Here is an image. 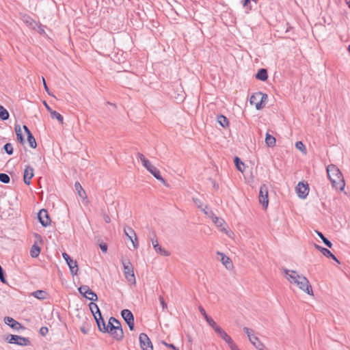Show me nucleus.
<instances>
[{"label": "nucleus", "instance_id": "11", "mask_svg": "<svg viewBox=\"0 0 350 350\" xmlns=\"http://www.w3.org/2000/svg\"><path fill=\"white\" fill-rule=\"evenodd\" d=\"M121 315L131 330L134 329V317L132 312L127 309L122 310Z\"/></svg>", "mask_w": 350, "mask_h": 350}, {"label": "nucleus", "instance_id": "16", "mask_svg": "<svg viewBox=\"0 0 350 350\" xmlns=\"http://www.w3.org/2000/svg\"><path fill=\"white\" fill-rule=\"evenodd\" d=\"M217 254L221 256L220 260L227 269L232 270L234 268L233 263L228 256L220 252H217Z\"/></svg>", "mask_w": 350, "mask_h": 350}, {"label": "nucleus", "instance_id": "61", "mask_svg": "<svg viewBox=\"0 0 350 350\" xmlns=\"http://www.w3.org/2000/svg\"><path fill=\"white\" fill-rule=\"evenodd\" d=\"M329 258H332L333 260H334L336 262H337L338 263H340V262L338 261V260L336 258V257L332 253V255L331 256H329Z\"/></svg>", "mask_w": 350, "mask_h": 350}, {"label": "nucleus", "instance_id": "15", "mask_svg": "<svg viewBox=\"0 0 350 350\" xmlns=\"http://www.w3.org/2000/svg\"><path fill=\"white\" fill-rule=\"evenodd\" d=\"M155 237L156 236L154 234V237L151 238V241L156 252L164 256H169L170 255V253L159 245L157 239H154Z\"/></svg>", "mask_w": 350, "mask_h": 350}, {"label": "nucleus", "instance_id": "9", "mask_svg": "<svg viewBox=\"0 0 350 350\" xmlns=\"http://www.w3.org/2000/svg\"><path fill=\"white\" fill-rule=\"evenodd\" d=\"M124 234L131 241V242L133 245V249L134 250L137 249L138 247V240H137V235H136L135 231L133 230V229L131 228V227H125L124 228Z\"/></svg>", "mask_w": 350, "mask_h": 350}, {"label": "nucleus", "instance_id": "1", "mask_svg": "<svg viewBox=\"0 0 350 350\" xmlns=\"http://www.w3.org/2000/svg\"><path fill=\"white\" fill-rule=\"evenodd\" d=\"M286 280L292 284L296 285L300 290L310 295H313V291L309 280L303 275H299L294 270L284 269Z\"/></svg>", "mask_w": 350, "mask_h": 350}, {"label": "nucleus", "instance_id": "58", "mask_svg": "<svg viewBox=\"0 0 350 350\" xmlns=\"http://www.w3.org/2000/svg\"><path fill=\"white\" fill-rule=\"evenodd\" d=\"M44 105L45 106V107L46 108L47 111L51 113V111H53V110L48 105V104L46 103V101H44Z\"/></svg>", "mask_w": 350, "mask_h": 350}, {"label": "nucleus", "instance_id": "45", "mask_svg": "<svg viewBox=\"0 0 350 350\" xmlns=\"http://www.w3.org/2000/svg\"><path fill=\"white\" fill-rule=\"evenodd\" d=\"M0 280L1 282L4 283V284H6L7 283V281L4 277V272H3V270L1 267V266L0 265Z\"/></svg>", "mask_w": 350, "mask_h": 350}, {"label": "nucleus", "instance_id": "25", "mask_svg": "<svg viewBox=\"0 0 350 350\" xmlns=\"http://www.w3.org/2000/svg\"><path fill=\"white\" fill-rule=\"evenodd\" d=\"M51 117L53 119H57L61 124H64L63 116L56 111H53L50 113Z\"/></svg>", "mask_w": 350, "mask_h": 350}, {"label": "nucleus", "instance_id": "17", "mask_svg": "<svg viewBox=\"0 0 350 350\" xmlns=\"http://www.w3.org/2000/svg\"><path fill=\"white\" fill-rule=\"evenodd\" d=\"M33 176V169L31 166H27L24 170L23 180L24 183L29 185L31 182L30 180Z\"/></svg>", "mask_w": 350, "mask_h": 350}, {"label": "nucleus", "instance_id": "21", "mask_svg": "<svg viewBox=\"0 0 350 350\" xmlns=\"http://www.w3.org/2000/svg\"><path fill=\"white\" fill-rule=\"evenodd\" d=\"M94 319L96 321L98 329L100 332H105V331L107 330V328L103 317H101V319H99V317H94Z\"/></svg>", "mask_w": 350, "mask_h": 350}, {"label": "nucleus", "instance_id": "38", "mask_svg": "<svg viewBox=\"0 0 350 350\" xmlns=\"http://www.w3.org/2000/svg\"><path fill=\"white\" fill-rule=\"evenodd\" d=\"M3 149L8 154H13V146L12 144L7 143L4 145Z\"/></svg>", "mask_w": 350, "mask_h": 350}, {"label": "nucleus", "instance_id": "37", "mask_svg": "<svg viewBox=\"0 0 350 350\" xmlns=\"http://www.w3.org/2000/svg\"><path fill=\"white\" fill-rule=\"evenodd\" d=\"M90 287L87 285H83L79 288V293L83 296H86L88 291L90 290Z\"/></svg>", "mask_w": 350, "mask_h": 350}, {"label": "nucleus", "instance_id": "32", "mask_svg": "<svg viewBox=\"0 0 350 350\" xmlns=\"http://www.w3.org/2000/svg\"><path fill=\"white\" fill-rule=\"evenodd\" d=\"M213 222L218 227H221L223 226V224H224V220L221 218H219L218 217H217L216 215H214L212 218H211Z\"/></svg>", "mask_w": 350, "mask_h": 350}, {"label": "nucleus", "instance_id": "2", "mask_svg": "<svg viewBox=\"0 0 350 350\" xmlns=\"http://www.w3.org/2000/svg\"><path fill=\"white\" fill-rule=\"evenodd\" d=\"M326 170L332 187L336 189L342 191L345 183L340 170L335 165L330 164L327 167Z\"/></svg>", "mask_w": 350, "mask_h": 350}, {"label": "nucleus", "instance_id": "30", "mask_svg": "<svg viewBox=\"0 0 350 350\" xmlns=\"http://www.w3.org/2000/svg\"><path fill=\"white\" fill-rule=\"evenodd\" d=\"M85 297L92 301H95L98 299V297L95 293H94L91 289H90Z\"/></svg>", "mask_w": 350, "mask_h": 350}, {"label": "nucleus", "instance_id": "43", "mask_svg": "<svg viewBox=\"0 0 350 350\" xmlns=\"http://www.w3.org/2000/svg\"><path fill=\"white\" fill-rule=\"evenodd\" d=\"M231 350H240L236 343L232 340L228 343Z\"/></svg>", "mask_w": 350, "mask_h": 350}, {"label": "nucleus", "instance_id": "50", "mask_svg": "<svg viewBox=\"0 0 350 350\" xmlns=\"http://www.w3.org/2000/svg\"><path fill=\"white\" fill-rule=\"evenodd\" d=\"M48 332L49 329L46 327H42L40 329V334L43 336H46Z\"/></svg>", "mask_w": 350, "mask_h": 350}, {"label": "nucleus", "instance_id": "36", "mask_svg": "<svg viewBox=\"0 0 350 350\" xmlns=\"http://www.w3.org/2000/svg\"><path fill=\"white\" fill-rule=\"evenodd\" d=\"M206 321L208 323V324L213 329H215L216 327H218L219 325L215 323V321L210 317L206 318Z\"/></svg>", "mask_w": 350, "mask_h": 350}, {"label": "nucleus", "instance_id": "27", "mask_svg": "<svg viewBox=\"0 0 350 350\" xmlns=\"http://www.w3.org/2000/svg\"><path fill=\"white\" fill-rule=\"evenodd\" d=\"M31 295L39 299H44L46 297V293L44 291L38 290L31 293Z\"/></svg>", "mask_w": 350, "mask_h": 350}, {"label": "nucleus", "instance_id": "29", "mask_svg": "<svg viewBox=\"0 0 350 350\" xmlns=\"http://www.w3.org/2000/svg\"><path fill=\"white\" fill-rule=\"evenodd\" d=\"M0 118L6 120L9 118L8 111L1 105H0Z\"/></svg>", "mask_w": 350, "mask_h": 350}, {"label": "nucleus", "instance_id": "41", "mask_svg": "<svg viewBox=\"0 0 350 350\" xmlns=\"http://www.w3.org/2000/svg\"><path fill=\"white\" fill-rule=\"evenodd\" d=\"M202 211L204 212L205 215H206L210 218H212L215 215L213 211L208 209L207 206H205L204 208H202Z\"/></svg>", "mask_w": 350, "mask_h": 350}, {"label": "nucleus", "instance_id": "13", "mask_svg": "<svg viewBox=\"0 0 350 350\" xmlns=\"http://www.w3.org/2000/svg\"><path fill=\"white\" fill-rule=\"evenodd\" d=\"M296 191L297 196L302 199L306 198L309 193V188L308 184H305L304 183H299L297 186L296 187Z\"/></svg>", "mask_w": 350, "mask_h": 350}, {"label": "nucleus", "instance_id": "10", "mask_svg": "<svg viewBox=\"0 0 350 350\" xmlns=\"http://www.w3.org/2000/svg\"><path fill=\"white\" fill-rule=\"evenodd\" d=\"M139 340L142 350H153L152 342L147 334L144 333L140 334Z\"/></svg>", "mask_w": 350, "mask_h": 350}, {"label": "nucleus", "instance_id": "14", "mask_svg": "<svg viewBox=\"0 0 350 350\" xmlns=\"http://www.w3.org/2000/svg\"><path fill=\"white\" fill-rule=\"evenodd\" d=\"M38 217L41 224L46 227L51 224V219L49 218L48 212L45 209H42L38 214Z\"/></svg>", "mask_w": 350, "mask_h": 350}, {"label": "nucleus", "instance_id": "46", "mask_svg": "<svg viewBox=\"0 0 350 350\" xmlns=\"http://www.w3.org/2000/svg\"><path fill=\"white\" fill-rule=\"evenodd\" d=\"M321 253L323 256H325L327 258L331 256V255H332V252L326 248H321Z\"/></svg>", "mask_w": 350, "mask_h": 350}, {"label": "nucleus", "instance_id": "5", "mask_svg": "<svg viewBox=\"0 0 350 350\" xmlns=\"http://www.w3.org/2000/svg\"><path fill=\"white\" fill-rule=\"evenodd\" d=\"M244 332L247 334L250 342L258 349L264 350L265 345L259 338L254 334V331L247 327H243Z\"/></svg>", "mask_w": 350, "mask_h": 350}, {"label": "nucleus", "instance_id": "44", "mask_svg": "<svg viewBox=\"0 0 350 350\" xmlns=\"http://www.w3.org/2000/svg\"><path fill=\"white\" fill-rule=\"evenodd\" d=\"M193 201L194 202V204L199 208H203V203L200 200V199H198V198H193Z\"/></svg>", "mask_w": 350, "mask_h": 350}, {"label": "nucleus", "instance_id": "6", "mask_svg": "<svg viewBox=\"0 0 350 350\" xmlns=\"http://www.w3.org/2000/svg\"><path fill=\"white\" fill-rule=\"evenodd\" d=\"M267 99V95L262 92H256L250 97V101L254 105L256 109L259 110L263 107V103Z\"/></svg>", "mask_w": 350, "mask_h": 350}, {"label": "nucleus", "instance_id": "40", "mask_svg": "<svg viewBox=\"0 0 350 350\" xmlns=\"http://www.w3.org/2000/svg\"><path fill=\"white\" fill-rule=\"evenodd\" d=\"M10 180L9 176L4 173H0V181L3 183H8Z\"/></svg>", "mask_w": 350, "mask_h": 350}, {"label": "nucleus", "instance_id": "55", "mask_svg": "<svg viewBox=\"0 0 350 350\" xmlns=\"http://www.w3.org/2000/svg\"><path fill=\"white\" fill-rule=\"evenodd\" d=\"M16 137L20 143H21V144L25 143V140H24L22 133H18V135H16Z\"/></svg>", "mask_w": 350, "mask_h": 350}, {"label": "nucleus", "instance_id": "52", "mask_svg": "<svg viewBox=\"0 0 350 350\" xmlns=\"http://www.w3.org/2000/svg\"><path fill=\"white\" fill-rule=\"evenodd\" d=\"M42 81H43V85H44V90H46V92L49 94V95H50V96H51L55 97V96H54V95H53L52 94H51V93L49 92V88H48V86H47V85H46V81H45V79H44V77H42Z\"/></svg>", "mask_w": 350, "mask_h": 350}, {"label": "nucleus", "instance_id": "64", "mask_svg": "<svg viewBox=\"0 0 350 350\" xmlns=\"http://www.w3.org/2000/svg\"><path fill=\"white\" fill-rule=\"evenodd\" d=\"M345 2L347 4L348 7L350 8V0H345Z\"/></svg>", "mask_w": 350, "mask_h": 350}, {"label": "nucleus", "instance_id": "56", "mask_svg": "<svg viewBox=\"0 0 350 350\" xmlns=\"http://www.w3.org/2000/svg\"><path fill=\"white\" fill-rule=\"evenodd\" d=\"M100 250H101L103 252H107V245L105 243L100 244Z\"/></svg>", "mask_w": 350, "mask_h": 350}, {"label": "nucleus", "instance_id": "31", "mask_svg": "<svg viewBox=\"0 0 350 350\" xmlns=\"http://www.w3.org/2000/svg\"><path fill=\"white\" fill-rule=\"evenodd\" d=\"M27 141H28V142L29 144V146L32 148H36L37 144H36V139H35L34 137L33 136L32 133H29L27 135Z\"/></svg>", "mask_w": 350, "mask_h": 350}, {"label": "nucleus", "instance_id": "54", "mask_svg": "<svg viewBox=\"0 0 350 350\" xmlns=\"http://www.w3.org/2000/svg\"><path fill=\"white\" fill-rule=\"evenodd\" d=\"M251 0H244L243 1V5L244 7H246L247 8V10H252V7L250 5H248V4L250 3Z\"/></svg>", "mask_w": 350, "mask_h": 350}, {"label": "nucleus", "instance_id": "42", "mask_svg": "<svg viewBox=\"0 0 350 350\" xmlns=\"http://www.w3.org/2000/svg\"><path fill=\"white\" fill-rule=\"evenodd\" d=\"M214 331L220 338L223 336V335L226 333V332L219 326L218 327H216V329H214Z\"/></svg>", "mask_w": 350, "mask_h": 350}, {"label": "nucleus", "instance_id": "23", "mask_svg": "<svg viewBox=\"0 0 350 350\" xmlns=\"http://www.w3.org/2000/svg\"><path fill=\"white\" fill-rule=\"evenodd\" d=\"M265 143L269 147H273L275 146L276 139L273 136L267 133L266 134Z\"/></svg>", "mask_w": 350, "mask_h": 350}, {"label": "nucleus", "instance_id": "63", "mask_svg": "<svg viewBox=\"0 0 350 350\" xmlns=\"http://www.w3.org/2000/svg\"><path fill=\"white\" fill-rule=\"evenodd\" d=\"M314 246H315V247H316L317 250H319L321 252V248H323V247L319 246V245H316V244L314 245Z\"/></svg>", "mask_w": 350, "mask_h": 350}, {"label": "nucleus", "instance_id": "24", "mask_svg": "<svg viewBox=\"0 0 350 350\" xmlns=\"http://www.w3.org/2000/svg\"><path fill=\"white\" fill-rule=\"evenodd\" d=\"M234 163L237 169L241 172H243L245 170V164L239 159V157L234 158Z\"/></svg>", "mask_w": 350, "mask_h": 350}, {"label": "nucleus", "instance_id": "28", "mask_svg": "<svg viewBox=\"0 0 350 350\" xmlns=\"http://www.w3.org/2000/svg\"><path fill=\"white\" fill-rule=\"evenodd\" d=\"M217 122L218 123L224 128L227 127L228 126V120L223 115H219L217 117Z\"/></svg>", "mask_w": 350, "mask_h": 350}, {"label": "nucleus", "instance_id": "34", "mask_svg": "<svg viewBox=\"0 0 350 350\" xmlns=\"http://www.w3.org/2000/svg\"><path fill=\"white\" fill-rule=\"evenodd\" d=\"M317 234L321 239V240L323 241L325 245H327L329 248L332 247V243H331V241H329L327 238H325L321 232H317Z\"/></svg>", "mask_w": 350, "mask_h": 350}, {"label": "nucleus", "instance_id": "51", "mask_svg": "<svg viewBox=\"0 0 350 350\" xmlns=\"http://www.w3.org/2000/svg\"><path fill=\"white\" fill-rule=\"evenodd\" d=\"M112 324H113V322L112 323L111 321V318L109 319L107 324H106V327L107 328V330L105 331V332H109L110 331H112Z\"/></svg>", "mask_w": 350, "mask_h": 350}, {"label": "nucleus", "instance_id": "26", "mask_svg": "<svg viewBox=\"0 0 350 350\" xmlns=\"http://www.w3.org/2000/svg\"><path fill=\"white\" fill-rule=\"evenodd\" d=\"M40 253V248L38 245L34 244L31 247V250H30V255H31V256L32 258H36V257L38 256Z\"/></svg>", "mask_w": 350, "mask_h": 350}, {"label": "nucleus", "instance_id": "22", "mask_svg": "<svg viewBox=\"0 0 350 350\" xmlns=\"http://www.w3.org/2000/svg\"><path fill=\"white\" fill-rule=\"evenodd\" d=\"M256 79L260 80V81H265L267 79L268 75H267V71L266 69L261 68L260 69L256 75Z\"/></svg>", "mask_w": 350, "mask_h": 350}, {"label": "nucleus", "instance_id": "4", "mask_svg": "<svg viewBox=\"0 0 350 350\" xmlns=\"http://www.w3.org/2000/svg\"><path fill=\"white\" fill-rule=\"evenodd\" d=\"M124 273L126 280L131 284L135 285L136 280L134 275V271L132 264L129 260H122V261Z\"/></svg>", "mask_w": 350, "mask_h": 350}, {"label": "nucleus", "instance_id": "47", "mask_svg": "<svg viewBox=\"0 0 350 350\" xmlns=\"http://www.w3.org/2000/svg\"><path fill=\"white\" fill-rule=\"evenodd\" d=\"M227 344L231 341L232 338L226 332L223 336L221 337Z\"/></svg>", "mask_w": 350, "mask_h": 350}, {"label": "nucleus", "instance_id": "35", "mask_svg": "<svg viewBox=\"0 0 350 350\" xmlns=\"http://www.w3.org/2000/svg\"><path fill=\"white\" fill-rule=\"evenodd\" d=\"M295 147L297 149L299 150L304 154H306L307 151L306 146L301 141L296 142Z\"/></svg>", "mask_w": 350, "mask_h": 350}, {"label": "nucleus", "instance_id": "53", "mask_svg": "<svg viewBox=\"0 0 350 350\" xmlns=\"http://www.w3.org/2000/svg\"><path fill=\"white\" fill-rule=\"evenodd\" d=\"M162 344H163L167 347H169L170 349H172L174 350H178L173 344H168L165 341H162Z\"/></svg>", "mask_w": 350, "mask_h": 350}, {"label": "nucleus", "instance_id": "18", "mask_svg": "<svg viewBox=\"0 0 350 350\" xmlns=\"http://www.w3.org/2000/svg\"><path fill=\"white\" fill-rule=\"evenodd\" d=\"M4 322L5 324H7L8 325L10 326L12 328L16 329V330L19 329V328L21 327V324L18 321H16V320L12 319V317H5Z\"/></svg>", "mask_w": 350, "mask_h": 350}, {"label": "nucleus", "instance_id": "39", "mask_svg": "<svg viewBox=\"0 0 350 350\" xmlns=\"http://www.w3.org/2000/svg\"><path fill=\"white\" fill-rule=\"evenodd\" d=\"M111 321L112 323L113 322V324H112V329H114V328L122 329L120 322L118 320H117L116 318L111 317Z\"/></svg>", "mask_w": 350, "mask_h": 350}, {"label": "nucleus", "instance_id": "62", "mask_svg": "<svg viewBox=\"0 0 350 350\" xmlns=\"http://www.w3.org/2000/svg\"><path fill=\"white\" fill-rule=\"evenodd\" d=\"M104 219H105V221L106 223H109L110 221H111L110 217L109 216H107V215L105 216Z\"/></svg>", "mask_w": 350, "mask_h": 350}, {"label": "nucleus", "instance_id": "7", "mask_svg": "<svg viewBox=\"0 0 350 350\" xmlns=\"http://www.w3.org/2000/svg\"><path fill=\"white\" fill-rule=\"evenodd\" d=\"M62 256H63L64 259L66 260L67 265L69 267V269H70V273L72 275H77L78 271H79V268H78V265H77V261L72 260L70 258V256L67 253H66V252H64L62 254Z\"/></svg>", "mask_w": 350, "mask_h": 350}, {"label": "nucleus", "instance_id": "59", "mask_svg": "<svg viewBox=\"0 0 350 350\" xmlns=\"http://www.w3.org/2000/svg\"><path fill=\"white\" fill-rule=\"evenodd\" d=\"M221 230L225 232V233L230 237H231V234H232L231 231L226 230L225 228H223Z\"/></svg>", "mask_w": 350, "mask_h": 350}, {"label": "nucleus", "instance_id": "20", "mask_svg": "<svg viewBox=\"0 0 350 350\" xmlns=\"http://www.w3.org/2000/svg\"><path fill=\"white\" fill-rule=\"evenodd\" d=\"M89 308L94 315V317H99V319H101V312L98 308V306L93 302L89 304Z\"/></svg>", "mask_w": 350, "mask_h": 350}, {"label": "nucleus", "instance_id": "48", "mask_svg": "<svg viewBox=\"0 0 350 350\" xmlns=\"http://www.w3.org/2000/svg\"><path fill=\"white\" fill-rule=\"evenodd\" d=\"M160 304L163 308V310L166 309L167 308V304L165 303L163 297L162 296H160L159 298Z\"/></svg>", "mask_w": 350, "mask_h": 350}, {"label": "nucleus", "instance_id": "49", "mask_svg": "<svg viewBox=\"0 0 350 350\" xmlns=\"http://www.w3.org/2000/svg\"><path fill=\"white\" fill-rule=\"evenodd\" d=\"M199 309V311L201 313V314L203 316V317L204 318V319H206V318L208 317V316L207 315L205 310L200 306H199L198 308Z\"/></svg>", "mask_w": 350, "mask_h": 350}, {"label": "nucleus", "instance_id": "57", "mask_svg": "<svg viewBox=\"0 0 350 350\" xmlns=\"http://www.w3.org/2000/svg\"><path fill=\"white\" fill-rule=\"evenodd\" d=\"M15 132L16 134L18 135V133H22L21 126L19 125H16L15 126Z\"/></svg>", "mask_w": 350, "mask_h": 350}, {"label": "nucleus", "instance_id": "60", "mask_svg": "<svg viewBox=\"0 0 350 350\" xmlns=\"http://www.w3.org/2000/svg\"><path fill=\"white\" fill-rule=\"evenodd\" d=\"M23 129L25 131V133H27V135H28L29 133H31L29 131V129H28V127L25 125L23 126Z\"/></svg>", "mask_w": 350, "mask_h": 350}, {"label": "nucleus", "instance_id": "19", "mask_svg": "<svg viewBox=\"0 0 350 350\" xmlns=\"http://www.w3.org/2000/svg\"><path fill=\"white\" fill-rule=\"evenodd\" d=\"M109 333L117 340H120L123 338L124 333L122 329L114 328L111 329Z\"/></svg>", "mask_w": 350, "mask_h": 350}, {"label": "nucleus", "instance_id": "3", "mask_svg": "<svg viewBox=\"0 0 350 350\" xmlns=\"http://www.w3.org/2000/svg\"><path fill=\"white\" fill-rule=\"evenodd\" d=\"M138 157L141 160L143 166L151 173L157 180H160L163 184L165 185V179L161 176L160 171L144 156L142 153H138Z\"/></svg>", "mask_w": 350, "mask_h": 350}, {"label": "nucleus", "instance_id": "8", "mask_svg": "<svg viewBox=\"0 0 350 350\" xmlns=\"http://www.w3.org/2000/svg\"><path fill=\"white\" fill-rule=\"evenodd\" d=\"M258 199L259 202L262 205V206L267 208L269 204V199L268 187L266 185H262L260 186Z\"/></svg>", "mask_w": 350, "mask_h": 350}, {"label": "nucleus", "instance_id": "33", "mask_svg": "<svg viewBox=\"0 0 350 350\" xmlns=\"http://www.w3.org/2000/svg\"><path fill=\"white\" fill-rule=\"evenodd\" d=\"M75 189L78 191V194L79 195V196L83 198V195H85V191L83 190V189L82 188V187L79 183H78V182L75 183Z\"/></svg>", "mask_w": 350, "mask_h": 350}, {"label": "nucleus", "instance_id": "12", "mask_svg": "<svg viewBox=\"0 0 350 350\" xmlns=\"http://www.w3.org/2000/svg\"><path fill=\"white\" fill-rule=\"evenodd\" d=\"M10 337V338L8 340L10 343H14L21 346H27L29 344V340L27 338L12 334H11Z\"/></svg>", "mask_w": 350, "mask_h": 350}]
</instances>
